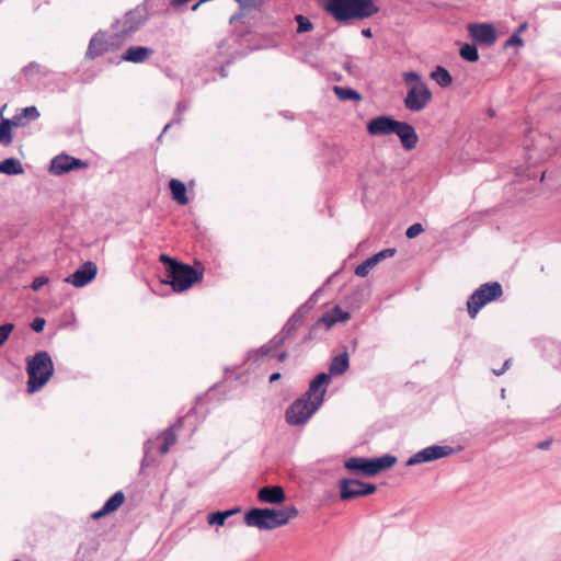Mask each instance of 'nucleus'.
I'll return each instance as SVG.
<instances>
[{"label":"nucleus","instance_id":"obj_1","mask_svg":"<svg viewBox=\"0 0 561 561\" xmlns=\"http://www.w3.org/2000/svg\"><path fill=\"white\" fill-rule=\"evenodd\" d=\"M298 515L295 506L276 508H251L244 514V523L260 530H273L285 526Z\"/></svg>","mask_w":561,"mask_h":561},{"label":"nucleus","instance_id":"obj_2","mask_svg":"<svg viewBox=\"0 0 561 561\" xmlns=\"http://www.w3.org/2000/svg\"><path fill=\"white\" fill-rule=\"evenodd\" d=\"M323 9L339 22L367 19L378 12L373 0H329Z\"/></svg>","mask_w":561,"mask_h":561},{"label":"nucleus","instance_id":"obj_3","mask_svg":"<svg viewBox=\"0 0 561 561\" xmlns=\"http://www.w3.org/2000/svg\"><path fill=\"white\" fill-rule=\"evenodd\" d=\"M402 78L408 87V92L403 100L405 108L414 113L423 111L433 98L427 84L415 71L404 72Z\"/></svg>","mask_w":561,"mask_h":561},{"label":"nucleus","instance_id":"obj_4","mask_svg":"<svg viewBox=\"0 0 561 561\" xmlns=\"http://www.w3.org/2000/svg\"><path fill=\"white\" fill-rule=\"evenodd\" d=\"M26 371L28 375L27 392L39 391L54 374V363L50 355L41 351L27 359Z\"/></svg>","mask_w":561,"mask_h":561},{"label":"nucleus","instance_id":"obj_5","mask_svg":"<svg viewBox=\"0 0 561 561\" xmlns=\"http://www.w3.org/2000/svg\"><path fill=\"white\" fill-rule=\"evenodd\" d=\"M397 462L392 455H383L377 458L351 457L345 460L344 467L355 474L375 477L379 472L391 468Z\"/></svg>","mask_w":561,"mask_h":561},{"label":"nucleus","instance_id":"obj_6","mask_svg":"<svg viewBox=\"0 0 561 561\" xmlns=\"http://www.w3.org/2000/svg\"><path fill=\"white\" fill-rule=\"evenodd\" d=\"M311 300L312 298H310L307 302L301 305L287 320L282 331L278 334H276L267 344L263 345L260 350L255 351V355L261 357L267 356L272 353V351L279 347L286 341V339L299 328V325L302 322V319L312 308Z\"/></svg>","mask_w":561,"mask_h":561},{"label":"nucleus","instance_id":"obj_7","mask_svg":"<svg viewBox=\"0 0 561 561\" xmlns=\"http://www.w3.org/2000/svg\"><path fill=\"white\" fill-rule=\"evenodd\" d=\"M322 398L319 396L316 400L301 397L294 401L286 410L285 419L289 425H304L321 407Z\"/></svg>","mask_w":561,"mask_h":561},{"label":"nucleus","instance_id":"obj_8","mask_svg":"<svg viewBox=\"0 0 561 561\" xmlns=\"http://www.w3.org/2000/svg\"><path fill=\"white\" fill-rule=\"evenodd\" d=\"M503 294L502 286L497 282L482 284L476 289L467 301L470 318H476L481 308L486 304L499 299Z\"/></svg>","mask_w":561,"mask_h":561},{"label":"nucleus","instance_id":"obj_9","mask_svg":"<svg viewBox=\"0 0 561 561\" xmlns=\"http://www.w3.org/2000/svg\"><path fill=\"white\" fill-rule=\"evenodd\" d=\"M167 277L164 283L170 284L174 291L182 293L201 280L202 274L188 264L179 263L174 267H168Z\"/></svg>","mask_w":561,"mask_h":561},{"label":"nucleus","instance_id":"obj_10","mask_svg":"<svg viewBox=\"0 0 561 561\" xmlns=\"http://www.w3.org/2000/svg\"><path fill=\"white\" fill-rule=\"evenodd\" d=\"M340 497L343 501L373 494L376 491V485L366 483L356 479H341L339 482Z\"/></svg>","mask_w":561,"mask_h":561},{"label":"nucleus","instance_id":"obj_11","mask_svg":"<svg viewBox=\"0 0 561 561\" xmlns=\"http://www.w3.org/2000/svg\"><path fill=\"white\" fill-rule=\"evenodd\" d=\"M454 453L453 447L444 445H432L421 449L412 455L405 462V466L412 467L415 465L434 461L450 456Z\"/></svg>","mask_w":561,"mask_h":561},{"label":"nucleus","instance_id":"obj_12","mask_svg":"<svg viewBox=\"0 0 561 561\" xmlns=\"http://www.w3.org/2000/svg\"><path fill=\"white\" fill-rule=\"evenodd\" d=\"M87 167V163L80 159L73 158L68 154H58L51 162L49 172L54 175H62L76 169Z\"/></svg>","mask_w":561,"mask_h":561},{"label":"nucleus","instance_id":"obj_13","mask_svg":"<svg viewBox=\"0 0 561 561\" xmlns=\"http://www.w3.org/2000/svg\"><path fill=\"white\" fill-rule=\"evenodd\" d=\"M96 264L91 261H87L73 274L69 275L65 282L80 288L92 282L96 276Z\"/></svg>","mask_w":561,"mask_h":561},{"label":"nucleus","instance_id":"obj_14","mask_svg":"<svg viewBox=\"0 0 561 561\" xmlns=\"http://www.w3.org/2000/svg\"><path fill=\"white\" fill-rule=\"evenodd\" d=\"M468 31L471 38L479 44L491 46L496 41V32L489 23L470 24Z\"/></svg>","mask_w":561,"mask_h":561},{"label":"nucleus","instance_id":"obj_15","mask_svg":"<svg viewBox=\"0 0 561 561\" xmlns=\"http://www.w3.org/2000/svg\"><path fill=\"white\" fill-rule=\"evenodd\" d=\"M398 122L390 116L381 115L368 122L367 130L371 136L390 135L396 130Z\"/></svg>","mask_w":561,"mask_h":561},{"label":"nucleus","instance_id":"obj_16","mask_svg":"<svg viewBox=\"0 0 561 561\" xmlns=\"http://www.w3.org/2000/svg\"><path fill=\"white\" fill-rule=\"evenodd\" d=\"M401 141L405 150H412L419 142V136L412 125L405 122H398L396 130L393 131Z\"/></svg>","mask_w":561,"mask_h":561},{"label":"nucleus","instance_id":"obj_17","mask_svg":"<svg viewBox=\"0 0 561 561\" xmlns=\"http://www.w3.org/2000/svg\"><path fill=\"white\" fill-rule=\"evenodd\" d=\"M147 20L146 9L136 8L127 12L122 21V30L125 34L136 32Z\"/></svg>","mask_w":561,"mask_h":561},{"label":"nucleus","instance_id":"obj_18","mask_svg":"<svg viewBox=\"0 0 561 561\" xmlns=\"http://www.w3.org/2000/svg\"><path fill=\"white\" fill-rule=\"evenodd\" d=\"M257 499L261 503L282 504L286 500V495L282 486L268 485L259 490Z\"/></svg>","mask_w":561,"mask_h":561},{"label":"nucleus","instance_id":"obj_19","mask_svg":"<svg viewBox=\"0 0 561 561\" xmlns=\"http://www.w3.org/2000/svg\"><path fill=\"white\" fill-rule=\"evenodd\" d=\"M330 382V375L325 373L319 374L309 385L308 391L304 394V397L316 400L319 396L324 399V394L327 392V386Z\"/></svg>","mask_w":561,"mask_h":561},{"label":"nucleus","instance_id":"obj_20","mask_svg":"<svg viewBox=\"0 0 561 561\" xmlns=\"http://www.w3.org/2000/svg\"><path fill=\"white\" fill-rule=\"evenodd\" d=\"M110 49V44L105 37V34L102 32L96 33L89 43L85 57L89 59H94Z\"/></svg>","mask_w":561,"mask_h":561},{"label":"nucleus","instance_id":"obj_21","mask_svg":"<svg viewBox=\"0 0 561 561\" xmlns=\"http://www.w3.org/2000/svg\"><path fill=\"white\" fill-rule=\"evenodd\" d=\"M125 495L122 491L115 492L100 508L99 511L92 514L93 519L102 518L115 511H117L124 503Z\"/></svg>","mask_w":561,"mask_h":561},{"label":"nucleus","instance_id":"obj_22","mask_svg":"<svg viewBox=\"0 0 561 561\" xmlns=\"http://www.w3.org/2000/svg\"><path fill=\"white\" fill-rule=\"evenodd\" d=\"M153 54V49L145 46H130L126 49L122 59L125 61L140 64L147 60Z\"/></svg>","mask_w":561,"mask_h":561},{"label":"nucleus","instance_id":"obj_23","mask_svg":"<svg viewBox=\"0 0 561 561\" xmlns=\"http://www.w3.org/2000/svg\"><path fill=\"white\" fill-rule=\"evenodd\" d=\"M350 367V359L347 352L339 354L334 356L329 366L330 376H341L343 375Z\"/></svg>","mask_w":561,"mask_h":561},{"label":"nucleus","instance_id":"obj_24","mask_svg":"<svg viewBox=\"0 0 561 561\" xmlns=\"http://www.w3.org/2000/svg\"><path fill=\"white\" fill-rule=\"evenodd\" d=\"M170 190L172 194V198L178 202L180 205H186L188 203V198L186 196V186L183 182L172 179L170 181Z\"/></svg>","mask_w":561,"mask_h":561},{"label":"nucleus","instance_id":"obj_25","mask_svg":"<svg viewBox=\"0 0 561 561\" xmlns=\"http://www.w3.org/2000/svg\"><path fill=\"white\" fill-rule=\"evenodd\" d=\"M24 172L21 162L14 158H8L0 162V173L18 175Z\"/></svg>","mask_w":561,"mask_h":561},{"label":"nucleus","instance_id":"obj_26","mask_svg":"<svg viewBox=\"0 0 561 561\" xmlns=\"http://www.w3.org/2000/svg\"><path fill=\"white\" fill-rule=\"evenodd\" d=\"M239 512H240L239 507L228 510V511H222V512L218 511V512L209 514L207 517V522L209 525L222 526L225 524V522L227 520V518H229L230 516H232Z\"/></svg>","mask_w":561,"mask_h":561},{"label":"nucleus","instance_id":"obj_27","mask_svg":"<svg viewBox=\"0 0 561 561\" xmlns=\"http://www.w3.org/2000/svg\"><path fill=\"white\" fill-rule=\"evenodd\" d=\"M431 78L442 88L448 87L453 82L450 73L442 66H437L432 71Z\"/></svg>","mask_w":561,"mask_h":561},{"label":"nucleus","instance_id":"obj_28","mask_svg":"<svg viewBox=\"0 0 561 561\" xmlns=\"http://www.w3.org/2000/svg\"><path fill=\"white\" fill-rule=\"evenodd\" d=\"M14 125V121L2 118L0 123V144L9 146L12 142L11 128Z\"/></svg>","mask_w":561,"mask_h":561},{"label":"nucleus","instance_id":"obj_29","mask_svg":"<svg viewBox=\"0 0 561 561\" xmlns=\"http://www.w3.org/2000/svg\"><path fill=\"white\" fill-rule=\"evenodd\" d=\"M333 90H334V93L337 95V98L342 101H347V100L360 101L362 100L360 94L353 89L335 85L333 88Z\"/></svg>","mask_w":561,"mask_h":561},{"label":"nucleus","instance_id":"obj_30","mask_svg":"<svg viewBox=\"0 0 561 561\" xmlns=\"http://www.w3.org/2000/svg\"><path fill=\"white\" fill-rule=\"evenodd\" d=\"M23 73L27 79H34L36 76H47L48 70L37 62H30L23 68Z\"/></svg>","mask_w":561,"mask_h":561},{"label":"nucleus","instance_id":"obj_31","mask_svg":"<svg viewBox=\"0 0 561 561\" xmlns=\"http://www.w3.org/2000/svg\"><path fill=\"white\" fill-rule=\"evenodd\" d=\"M459 55L462 59L476 62L479 59V53L474 45L471 44H465L461 46L459 50Z\"/></svg>","mask_w":561,"mask_h":561},{"label":"nucleus","instance_id":"obj_32","mask_svg":"<svg viewBox=\"0 0 561 561\" xmlns=\"http://www.w3.org/2000/svg\"><path fill=\"white\" fill-rule=\"evenodd\" d=\"M39 117V112L35 106H27L23 108L22 114L14 117V126H18L22 118L34 121Z\"/></svg>","mask_w":561,"mask_h":561},{"label":"nucleus","instance_id":"obj_33","mask_svg":"<svg viewBox=\"0 0 561 561\" xmlns=\"http://www.w3.org/2000/svg\"><path fill=\"white\" fill-rule=\"evenodd\" d=\"M295 19L298 23L297 33H307L313 30V24L306 16L298 14Z\"/></svg>","mask_w":561,"mask_h":561},{"label":"nucleus","instance_id":"obj_34","mask_svg":"<svg viewBox=\"0 0 561 561\" xmlns=\"http://www.w3.org/2000/svg\"><path fill=\"white\" fill-rule=\"evenodd\" d=\"M333 310L324 313L318 321L317 325H324L327 330L331 329L336 323Z\"/></svg>","mask_w":561,"mask_h":561},{"label":"nucleus","instance_id":"obj_35","mask_svg":"<svg viewBox=\"0 0 561 561\" xmlns=\"http://www.w3.org/2000/svg\"><path fill=\"white\" fill-rule=\"evenodd\" d=\"M374 266L375 265H373L370 261L367 259L355 268V274L359 277H365L368 275V273Z\"/></svg>","mask_w":561,"mask_h":561},{"label":"nucleus","instance_id":"obj_36","mask_svg":"<svg viewBox=\"0 0 561 561\" xmlns=\"http://www.w3.org/2000/svg\"><path fill=\"white\" fill-rule=\"evenodd\" d=\"M13 329L14 325L12 323H5L0 325V346L4 344Z\"/></svg>","mask_w":561,"mask_h":561},{"label":"nucleus","instance_id":"obj_37","mask_svg":"<svg viewBox=\"0 0 561 561\" xmlns=\"http://www.w3.org/2000/svg\"><path fill=\"white\" fill-rule=\"evenodd\" d=\"M423 226L419 222L416 224H413L411 225L407 231H405V236L409 238V239H413L415 237H417L420 233L423 232Z\"/></svg>","mask_w":561,"mask_h":561},{"label":"nucleus","instance_id":"obj_38","mask_svg":"<svg viewBox=\"0 0 561 561\" xmlns=\"http://www.w3.org/2000/svg\"><path fill=\"white\" fill-rule=\"evenodd\" d=\"M332 310L337 322H345L351 318V313L342 310L339 306H335Z\"/></svg>","mask_w":561,"mask_h":561},{"label":"nucleus","instance_id":"obj_39","mask_svg":"<svg viewBox=\"0 0 561 561\" xmlns=\"http://www.w3.org/2000/svg\"><path fill=\"white\" fill-rule=\"evenodd\" d=\"M176 440L175 432L172 427L165 430L163 432V442L169 446H172Z\"/></svg>","mask_w":561,"mask_h":561},{"label":"nucleus","instance_id":"obj_40","mask_svg":"<svg viewBox=\"0 0 561 561\" xmlns=\"http://www.w3.org/2000/svg\"><path fill=\"white\" fill-rule=\"evenodd\" d=\"M188 105L186 102L181 101L176 105V119L174 122L181 123V116L187 111Z\"/></svg>","mask_w":561,"mask_h":561},{"label":"nucleus","instance_id":"obj_41","mask_svg":"<svg viewBox=\"0 0 561 561\" xmlns=\"http://www.w3.org/2000/svg\"><path fill=\"white\" fill-rule=\"evenodd\" d=\"M47 283H48V278H47V277H45V276H39V277H36V278L33 280V283H32V285H31V288H32L33 290H35V291H36V290L41 289V288H42L44 285H46Z\"/></svg>","mask_w":561,"mask_h":561},{"label":"nucleus","instance_id":"obj_42","mask_svg":"<svg viewBox=\"0 0 561 561\" xmlns=\"http://www.w3.org/2000/svg\"><path fill=\"white\" fill-rule=\"evenodd\" d=\"M45 319L44 318H35L31 324V328L35 331V332H42L44 330V327H45Z\"/></svg>","mask_w":561,"mask_h":561},{"label":"nucleus","instance_id":"obj_43","mask_svg":"<svg viewBox=\"0 0 561 561\" xmlns=\"http://www.w3.org/2000/svg\"><path fill=\"white\" fill-rule=\"evenodd\" d=\"M159 260H160V262H162L165 265L167 268L174 267V265H178L180 263L167 254H161Z\"/></svg>","mask_w":561,"mask_h":561},{"label":"nucleus","instance_id":"obj_44","mask_svg":"<svg viewBox=\"0 0 561 561\" xmlns=\"http://www.w3.org/2000/svg\"><path fill=\"white\" fill-rule=\"evenodd\" d=\"M394 253H396V250L392 249V248H389V249H385V250H382V251H380V252H378L376 254L380 259V261H382V260H385L387 257L393 256Z\"/></svg>","mask_w":561,"mask_h":561},{"label":"nucleus","instance_id":"obj_45","mask_svg":"<svg viewBox=\"0 0 561 561\" xmlns=\"http://www.w3.org/2000/svg\"><path fill=\"white\" fill-rule=\"evenodd\" d=\"M522 46L523 45V39L520 38V36L518 34H514L512 35L508 41L506 42V46Z\"/></svg>","mask_w":561,"mask_h":561},{"label":"nucleus","instance_id":"obj_46","mask_svg":"<svg viewBox=\"0 0 561 561\" xmlns=\"http://www.w3.org/2000/svg\"><path fill=\"white\" fill-rule=\"evenodd\" d=\"M144 448H145V457L147 458L149 456L150 450H151V440H147L145 443Z\"/></svg>","mask_w":561,"mask_h":561},{"label":"nucleus","instance_id":"obj_47","mask_svg":"<svg viewBox=\"0 0 561 561\" xmlns=\"http://www.w3.org/2000/svg\"><path fill=\"white\" fill-rule=\"evenodd\" d=\"M368 260H369V261H370V263H371L373 265H375V266L380 262V259L377 256V254H375V255H373V256L368 257Z\"/></svg>","mask_w":561,"mask_h":561},{"label":"nucleus","instance_id":"obj_48","mask_svg":"<svg viewBox=\"0 0 561 561\" xmlns=\"http://www.w3.org/2000/svg\"><path fill=\"white\" fill-rule=\"evenodd\" d=\"M170 447H171V446H169L168 444H165V443L163 442V444H162V445H161V447H160V453H161V454H163V455H164V454H167V453L169 451Z\"/></svg>","mask_w":561,"mask_h":561},{"label":"nucleus","instance_id":"obj_49","mask_svg":"<svg viewBox=\"0 0 561 561\" xmlns=\"http://www.w3.org/2000/svg\"><path fill=\"white\" fill-rule=\"evenodd\" d=\"M280 377H282V375L279 373H274L270 377V382H274V381L278 380Z\"/></svg>","mask_w":561,"mask_h":561},{"label":"nucleus","instance_id":"obj_50","mask_svg":"<svg viewBox=\"0 0 561 561\" xmlns=\"http://www.w3.org/2000/svg\"><path fill=\"white\" fill-rule=\"evenodd\" d=\"M362 35L365 37H368V38L371 37L373 36L371 30L370 28L362 30Z\"/></svg>","mask_w":561,"mask_h":561},{"label":"nucleus","instance_id":"obj_51","mask_svg":"<svg viewBox=\"0 0 561 561\" xmlns=\"http://www.w3.org/2000/svg\"><path fill=\"white\" fill-rule=\"evenodd\" d=\"M549 446H550V442L549 440L542 442V443L539 444V448L540 449H547Z\"/></svg>","mask_w":561,"mask_h":561},{"label":"nucleus","instance_id":"obj_52","mask_svg":"<svg viewBox=\"0 0 561 561\" xmlns=\"http://www.w3.org/2000/svg\"><path fill=\"white\" fill-rule=\"evenodd\" d=\"M510 365H511V359H506V360L504 362V364H503L502 369H503L504 371H506V370L510 368Z\"/></svg>","mask_w":561,"mask_h":561},{"label":"nucleus","instance_id":"obj_53","mask_svg":"<svg viewBox=\"0 0 561 561\" xmlns=\"http://www.w3.org/2000/svg\"><path fill=\"white\" fill-rule=\"evenodd\" d=\"M510 365H511V359H506V360L504 362V364H503L502 369H503L504 371H506V370L510 368Z\"/></svg>","mask_w":561,"mask_h":561},{"label":"nucleus","instance_id":"obj_54","mask_svg":"<svg viewBox=\"0 0 561 561\" xmlns=\"http://www.w3.org/2000/svg\"><path fill=\"white\" fill-rule=\"evenodd\" d=\"M504 373H505V371H504L502 368H501V369H493V374H494L495 376H501V375H503Z\"/></svg>","mask_w":561,"mask_h":561},{"label":"nucleus","instance_id":"obj_55","mask_svg":"<svg viewBox=\"0 0 561 561\" xmlns=\"http://www.w3.org/2000/svg\"><path fill=\"white\" fill-rule=\"evenodd\" d=\"M287 357V354L285 352L280 353L277 358L278 360H284Z\"/></svg>","mask_w":561,"mask_h":561},{"label":"nucleus","instance_id":"obj_56","mask_svg":"<svg viewBox=\"0 0 561 561\" xmlns=\"http://www.w3.org/2000/svg\"><path fill=\"white\" fill-rule=\"evenodd\" d=\"M526 28H527V23H523V24L518 27V32H524Z\"/></svg>","mask_w":561,"mask_h":561},{"label":"nucleus","instance_id":"obj_57","mask_svg":"<svg viewBox=\"0 0 561 561\" xmlns=\"http://www.w3.org/2000/svg\"><path fill=\"white\" fill-rule=\"evenodd\" d=\"M501 397H502V399L505 398V389L504 388L501 389Z\"/></svg>","mask_w":561,"mask_h":561},{"label":"nucleus","instance_id":"obj_58","mask_svg":"<svg viewBox=\"0 0 561 561\" xmlns=\"http://www.w3.org/2000/svg\"><path fill=\"white\" fill-rule=\"evenodd\" d=\"M170 125H171V123L167 124V125L164 126L163 131H165V130L170 127Z\"/></svg>","mask_w":561,"mask_h":561}]
</instances>
